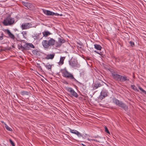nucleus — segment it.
Instances as JSON below:
<instances>
[{
  "label": "nucleus",
  "instance_id": "obj_18",
  "mask_svg": "<svg viewBox=\"0 0 146 146\" xmlns=\"http://www.w3.org/2000/svg\"><path fill=\"white\" fill-rule=\"evenodd\" d=\"M102 85H103L101 84L100 82H96L94 84V88H95V89H96L99 87H100L102 86Z\"/></svg>",
  "mask_w": 146,
  "mask_h": 146
},
{
  "label": "nucleus",
  "instance_id": "obj_8",
  "mask_svg": "<svg viewBox=\"0 0 146 146\" xmlns=\"http://www.w3.org/2000/svg\"><path fill=\"white\" fill-rule=\"evenodd\" d=\"M113 78L115 80L118 81H120L121 76L117 74V72L113 71L111 72Z\"/></svg>",
  "mask_w": 146,
  "mask_h": 146
},
{
  "label": "nucleus",
  "instance_id": "obj_15",
  "mask_svg": "<svg viewBox=\"0 0 146 146\" xmlns=\"http://www.w3.org/2000/svg\"><path fill=\"white\" fill-rule=\"evenodd\" d=\"M70 130V132L73 133L77 135L79 137H82V135L78 131L74 129H71L70 128H69Z\"/></svg>",
  "mask_w": 146,
  "mask_h": 146
},
{
  "label": "nucleus",
  "instance_id": "obj_39",
  "mask_svg": "<svg viewBox=\"0 0 146 146\" xmlns=\"http://www.w3.org/2000/svg\"><path fill=\"white\" fill-rule=\"evenodd\" d=\"M94 52H96V53H98H98H99V52H98V51H96V50H95V51H94Z\"/></svg>",
  "mask_w": 146,
  "mask_h": 146
},
{
  "label": "nucleus",
  "instance_id": "obj_30",
  "mask_svg": "<svg viewBox=\"0 0 146 146\" xmlns=\"http://www.w3.org/2000/svg\"><path fill=\"white\" fill-rule=\"evenodd\" d=\"M38 53V51H37L36 50H34L33 51V53L34 55H37Z\"/></svg>",
  "mask_w": 146,
  "mask_h": 146
},
{
  "label": "nucleus",
  "instance_id": "obj_10",
  "mask_svg": "<svg viewBox=\"0 0 146 146\" xmlns=\"http://www.w3.org/2000/svg\"><path fill=\"white\" fill-rule=\"evenodd\" d=\"M24 50H29L31 48H35L34 46L32 43H25L24 44Z\"/></svg>",
  "mask_w": 146,
  "mask_h": 146
},
{
  "label": "nucleus",
  "instance_id": "obj_27",
  "mask_svg": "<svg viewBox=\"0 0 146 146\" xmlns=\"http://www.w3.org/2000/svg\"><path fill=\"white\" fill-rule=\"evenodd\" d=\"M4 36V34L3 32H0V40L3 39V37Z\"/></svg>",
  "mask_w": 146,
  "mask_h": 146
},
{
  "label": "nucleus",
  "instance_id": "obj_3",
  "mask_svg": "<svg viewBox=\"0 0 146 146\" xmlns=\"http://www.w3.org/2000/svg\"><path fill=\"white\" fill-rule=\"evenodd\" d=\"M3 23L5 26H12L15 23V19L9 15L4 20Z\"/></svg>",
  "mask_w": 146,
  "mask_h": 146
},
{
  "label": "nucleus",
  "instance_id": "obj_6",
  "mask_svg": "<svg viewBox=\"0 0 146 146\" xmlns=\"http://www.w3.org/2000/svg\"><path fill=\"white\" fill-rule=\"evenodd\" d=\"M65 42V40L62 38H58V41H55V46L57 48L60 47L62 44Z\"/></svg>",
  "mask_w": 146,
  "mask_h": 146
},
{
  "label": "nucleus",
  "instance_id": "obj_29",
  "mask_svg": "<svg viewBox=\"0 0 146 146\" xmlns=\"http://www.w3.org/2000/svg\"><path fill=\"white\" fill-rule=\"evenodd\" d=\"M131 88L134 90L138 91V90L137 89V87L135 85H131Z\"/></svg>",
  "mask_w": 146,
  "mask_h": 146
},
{
  "label": "nucleus",
  "instance_id": "obj_5",
  "mask_svg": "<svg viewBox=\"0 0 146 146\" xmlns=\"http://www.w3.org/2000/svg\"><path fill=\"white\" fill-rule=\"evenodd\" d=\"M43 13L47 16L55 15L57 16H62L63 15L62 14H59L57 13H54L49 10L43 9Z\"/></svg>",
  "mask_w": 146,
  "mask_h": 146
},
{
  "label": "nucleus",
  "instance_id": "obj_37",
  "mask_svg": "<svg viewBox=\"0 0 146 146\" xmlns=\"http://www.w3.org/2000/svg\"><path fill=\"white\" fill-rule=\"evenodd\" d=\"M6 129L7 130L9 131H13L12 128H6Z\"/></svg>",
  "mask_w": 146,
  "mask_h": 146
},
{
  "label": "nucleus",
  "instance_id": "obj_24",
  "mask_svg": "<svg viewBox=\"0 0 146 146\" xmlns=\"http://www.w3.org/2000/svg\"><path fill=\"white\" fill-rule=\"evenodd\" d=\"M94 46L95 48L97 50H101L102 48L100 45L97 44H94Z\"/></svg>",
  "mask_w": 146,
  "mask_h": 146
},
{
  "label": "nucleus",
  "instance_id": "obj_23",
  "mask_svg": "<svg viewBox=\"0 0 146 146\" xmlns=\"http://www.w3.org/2000/svg\"><path fill=\"white\" fill-rule=\"evenodd\" d=\"M41 35V33H39L38 34L36 33L34 34V35L33 36V37L34 38V39L35 40L39 39L40 38V35Z\"/></svg>",
  "mask_w": 146,
  "mask_h": 146
},
{
  "label": "nucleus",
  "instance_id": "obj_36",
  "mask_svg": "<svg viewBox=\"0 0 146 146\" xmlns=\"http://www.w3.org/2000/svg\"><path fill=\"white\" fill-rule=\"evenodd\" d=\"M88 139L89 141H90V140H92V141H96V142H101V141H100L97 140L96 139Z\"/></svg>",
  "mask_w": 146,
  "mask_h": 146
},
{
  "label": "nucleus",
  "instance_id": "obj_17",
  "mask_svg": "<svg viewBox=\"0 0 146 146\" xmlns=\"http://www.w3.org/2000/svg\"><path fill=\"white\" fill-rule=\"evenodd\" d=\"M25 42L22 40V42L21 44H19L18 46V48L19 49L21 50L22 51L24 50V44L25 43Z\"/></svg>",
  "mask_w": 146,
  "mask_h": 146
},
{
  "label": "nucleus",
  "instance_id": "obj_22",
  "mask_svg": "<svg viewBox=\"0 0 146 146\" xmlns=\"http://www.w3.org/2000/svg\"><path fill=\"white\" fill-rule=\"evenodd\" d=\"M65 58V57H61L60 61L58 63L59 65H62L64 64V61Z\"/></svg>",
  "mask_w": 146,
  "mask_h": 146
},
{
  "label": "nucleus",
  "instance_id": "obj_4",
  "mask_svg": "<svg viewBox=\"0 0 146 146\" xmlns=\"http://www.w3.org/2000/svg\"><path fill=\"white\" fill-rule=\"evenodd\" d=\"M69 64L72 67L75 69L79 68L80 66L77 60L74 59H72L69 61Z\"/></svg>",
  "mask_w": 146,
  "mask_h": 146
},
{
  "label": "nucleus",
  "instance_id": "obj_25",
  "mask_svg": "<svg viewBox=\"0 0 146 146\" xmlns=\"http://www.w3.org/2000/svg\"><path fill=\"white\" fill-rule=\"evenodd\" d=\"M43 64L48 69L51 70V68L52 66V65L48 64V65H46L44 63H43Z\"/></svg>",
  "mask_w": 146,
  "mask_h": 146
},
{
  "label": "nucleus",
  "instance_id": "obj_40",
  "mask_svg": "<svg viewBox=\"0 0 146 146\" xmlns=\"http://www.w3.org/2000/svg\"><path fill=\"white\" fill-rule=\"evenodd\" d=\"M101 52H100V53H98V54L101 55L102 54H101Z\"/></svg>",
  "mask_w": 146,
  "mask_h": 146
},
{
  "label": "nucleus",
  "instance_id": "obj_7",
  "mask_svg": "<svg viewBox=\"0 0 146 146\" xmlns=\"http://www.w3.org/2000/svg\"><path fill=\"white\" fill-rule=\"evenodd\" d=\"M33 25L29 23H22L21 26V27L22 30L29 29L33 27Z\"/></svg>",
  "mask_w": 146,
  "mask_h": 146
},
{
  "label": "nucleus",
  "instance_id": "obj_31",
  "mask_svg": "<svg viewBox=\"0 0 146 146\" xmlns=\"http://www.w3.org/2000/svg\"><path fill=\"white\" fill-rule=\"evenodd\" d=\"M139 89L143 93H144L145 94H146V91L143 89L141 87L139 86Z\"/></svg>",
  "mask_w": 146,
  "mask_h": 146
},
{
  "label": "nucleus",
  "instance_id": "obj_13",
  "mask_svg": "<svg viewBox=\"0 0 146 146\" xmlns=\"http://www.w3.org/2000/svg\"><path fill=\"white\" fill-rule=\"evenodd\" d=\"M22 3L24 6L27 7V8H26V9H29V8H32L34 7L33 5L32 4L27 2L22 1Z\"/></svg>",
  "mask_w": 146,
  "mask_h": 146
},
{
  "label": "nucleus",
  "instance_id": "obj_43",
  "mask_svg": "<svg viewBox=\"0 0 146 146\" xmlns=\"http://www.w3.org/2000/svg\"><path fill=\"white\" fill-rule=\"evenodd\" d=\"M66 84H68V83L67 82H66Z\"/></svg>",
  "mask_w": 146,
  "mask_h": 146
},
{
  "label": "nucleus",
  "instance_id": "obj_12",
  "mask_svg": "<svg viewBox=\"0 0 146 146\" xmlns=\"http://www.w3.org/2000/svg\"><path fill=\"white\" fill-rule=\"evenodd\" d=\"M108 92L106 90H103L101 92L100 98L101 100L105 98L108 96Z\"/></svg>",
  "mask_w": 146,
  "mask_h": 146
},
{
  "label": "nucleus",
  "instance_id": "obj_34",
  "mask_svg": "<svg viewBox=\"0 0 146 146\" xmlns=\"http://www.w3.org/2000/svg\"><path fill=\"white\" fill-rule=\"evenodd\" d=\"M129 43L130 44L131 46L132 47H133L135 45L134 42L132 41H130L129 42Z\"/></svg>",
  "mask_w": 146,
  "mask_h": 146
},
{
  "label": "nucleus",
  "instance_id": "obj_32",
  "mask_svg": "<svg viewBox=\"0 0 146 146\" xmlns=\"http://www.w3.org/2000/svg\"><path fill=\"white\" fill-rule=\"evenodd\" d=\"M10 143L12 145V146H15L14 142L11 139H9Z\"/></svg>",
  "mask_w": 146,
  "mask_h": 146
},
{
  "label": "nucleus",
  "instance_id": "obj_26",
  "mask_svg": "<svg viewBox=\"0 0 146 146\" xmlns=\"http://www.w3.org/2000/svg\"><path fill=\"white\" fill-rule=\"evenodd\" d=\"M21 93L22 95H28L29 92L27 91H22L21 92Z\"/></svg>",
  "mask_w": 146,
  "mask_h": 146
},
{
  "label": "nucleus",
  "instance_id": "obj_38",
  "mask_svg": "<svg viewBox=\"0 0 146 146\" xmlns=\"http://www.w3.org/2000/svg\"><path fill=\"white\" fill-rule=\"evenodd\" d=\"M37 64L38 66V68H39L40 69V70H42V68H41V66L40 65V64Z\"/></svg>",
  "mask_w": 146,
  "mask_h": 146
},
{
  "label": "nucleus",
  "instance_id": "obj_44",
  "mask_svg": "<svg viewBox=\"0 0 146 146\" xmlns=\"http://www.w3.org/2000/svg\"><path fill=\"white\" fill-rule=\"evenodd\" d=\"M0 5H1V4H0Z\"/></svg>",
  "mask_w": 146,
  "mask_h": 146
},
{
  "label": "nucleus",
  "instance_id": "obj_11",
  "mask_svg": "<svg viewBox=\"0 0 146 146\" xmlns=\"http://www.w3.org/2000/svg\"><path fill=\"white\" fill-rule=\"evenodd\" d=\"M4 32L8 35L9 37L13 40H14L15 38V35L12 34L8 29H5L4 31Z\"/></svg>",
  "mask_w": 146,
  "mask_h": 146
},
{
  "label": "nucleus",
  "instance_id": "obj_19",
  "mask_svg": "<svg viewBox=\"0 0 146 146\" xmlns=\"http://www.w3.org/2000/svg\"><path fill=\"white\" fill-rule=\"evenodd\" d=\"M43 37H46L49 35L52 34V33L48 31H44L42 32Z\"/></svg>",
  "mask_w": 146,
  "mask_h": 146
},
{
  "label": "nucleus",
  "instance_id": "obj_33",
  "mask_svg": "<svg viewBox=\"0 0 146 146\" xmlns=\"http://www.w3.org/2000/svg\"><path fill=\"white\" fill-rule=\"evenodd\" d=\"M2 122L3 123V125L4 127H5V128H9L5 123H4L3 122Z\"/></svg>",
  "mask_w": 146,
  "mask_h": 146
},
{
  "label": "nucleus",
  "instance_id": "obj_16",
  "mask_svg": "<svg viewBox=\"0 0 146 146\" xmlns=\"http://www.w3.org/2000/svg\"><path fill=\"white\" fill-rule=\"evenodd\" d=\"M55 55V54L54 53H53L52 54H48L46 55L45 58L47 60H52L54 58Z\"/></svg>",
  "mask_w": 146,
  "mask_h": 146
},
{
  "label": "nucleus",
  "instance_id": "obj_41",
  "mask_svg": "<svg viewBox=\"0 0 146 146\" xmlns=\"http://www.w3.org/2000/svg\"><path fill=\"white\" fill-rule=\"evenodd\" d=\"M82 145L83 146H86L85 145L82 144Z\"/></svg>",
  "mask_w": 146,
  "mask_h": 146
},
{
  "label": "nucleus",
  "instance_id": "obj_14",
  "mask_svg": "<svg viewBox=\"0 0 146 146\" xmlns=\"http://www.w3.org/2000/svg\"><path fill=\"white\" fill-rule=\"evenodd\" d=\"M119 106L122 108L125 111H127L128 110V107L125 104L123 103L122 102H121L120 103Z\"/></svg>",
  "mask_w": 146,
  "mask_h": 146
},
{
  "label": "nucleus",
  "instance_id": "obj_1",
  "mask_svg": "<svg viewBox=\"0 0 146 146\" xmlns=\"http://www.w3.org/2000/svg\"><path fill=\"white\" fill-rule=\"evenodd\" d=\"M61 72L62 74V76L64 77L69 79L72 81H75L76 82L78 83L80 85H83L82 84L76 80L74 77L73 75L69 72L66 68L64 69H61Z\"/></svg>",
  "mask_w": 146,
  "mask_h": 146
},
{
  "label": "nucleus",
  "instance_id": "obj_9",
  "mask_svg": "<svg viewBox=\"0 0 146 146\" xmlns=\"http://www.w3.org/2000/svg\"><path fill=\"white\" fill-rule=\"evenodd\" d=\"M66 90L68 92L70 93L72 96H73L76 98L78 97V94L72 88L68 87L66 88Z\"/></svg>",
  "mask_w": 146,
  "mask_h": 146
},
{
  "label": "nucleus",
  "instance_id": "obj_28",
  "mask_svg": "<svg viewBox=\"0 0 146 146\" xmlns=\"http://www.w3.org/2000/svg\"><path fill=\"white\" fill-rule=\"evenodd\" d=\"M22 34H23L24 38H26V36L27 35V32L26 31H23L22 33Z\"/></svg>",
  "mask_w": 146,
  "mask_h": 146
},
{
  "label": "nucleus",
  "instance_id": "obj_21",
  "mask_svg": "<svg viewBox=\"0 0 146 146\" xmlns=\"http://www.w3.org/2000/svg\"><path fill=\"white\" fill-rule=\"evenodd\" d=\"M129 79L127 78L125 76H122L120 81L121 82H124L126 81H129Z\"/></svg>",
  "mask_w": 146,
  "mask_h": 146
},
{
  "label": "nucleus",
  "instance_id": "obj_20",
  "mask_svg": "<svg viewBox=\"0 0 146 146\" xmlns=\"http://www.w3.org/2000/svg\"><path fill=\"white\" fill-rule=\"evenodd\" d=\"M113 102L115 104L119 106L120 104V102L121 101H119V100H117V99L115 98H114L112 100Z\"/></svg>",
  "mask_w": 146,
  "mask_h": 146
},
{
  "label": "nucleus",
  "instance_id": "obj_42",
  "mask_svg": "<svg viewBox=\"0 0 146 146\" xmlns=\"http://www.w3.org/2000/svg\"><path fill=\"white\" fill-rule=\"evenodd\" d=\"M104 128H107V127H106V126H105V127H104Z\"/></svg>",
  "mask_w": 146,
  "mask_h": 146
},
{
  "label": "nucleus",
  "instance_id": "obj_35",
  "mask_svg": "<svg viewBox=\"0 0 146 146\" xmlns=\"http://www.w3.org/2000/svg\"><path fill=\"white\" fill-rule=\"evenodd\" d=\"M105 132L108 133L109 135H110V131L108 129V128H105Z\"/></svg>",
  "mask_w": 146,
  "mask_h": 146
},
{
  "label": "nucleus",
  "instance_id": "obj_2",
  "mask_svg": "<svg viewBox=\"0 0 146 146\" xmlns=\"http://www.w3.org/2000/svg\"><path fill=\"white\" fill-rule=\"evenodd\" d=\"M55 40L52 38H50L48 40H43L42 42V45L45 48L48 49L49 47L55 45Z\"/></svg>",
  "mask_w": 146,
  "mask_h": 146
}]
</instances>
